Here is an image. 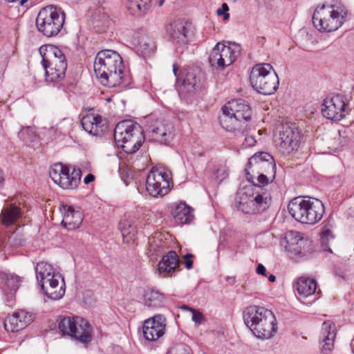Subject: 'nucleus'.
I'll list each match as a JSON object with an SVG mask.
<instances>
[{
	"label": "nucleus",
	"mask_w": 354,
	"mask_h": 354,
	"mask_svg": "<svg viewBox=\"0 0 354 354\" xmlns=\"http://www.w3.org/2000/svg\"><path fill=\"white\" fill-rule=\"evenodd\" d=\"M93 70L96 80L103 86L123 90L131 84L129 72L125 69L121 55L115 50L98 52L94 60Z\"/></svg>",
	"instance_id": "nucleus-1"
},
{
	"label": "nucleus",
	"mask_w": 354,
	"mask_h": 354,
	"mask_svg": "<svg viewBox=\"0 0 354 354\" xmlns=\"http://www.w3.org/2000/svg\"><path fill=\"white\" fill-rule=\"evenodd\" d=\"M272 181L270 178H245L236 192L235 207L245 214H257L264 211L270 201L265 187Z\"/></svg>",
	"instance_id": "nucleus-2"
},
{
	"label": "nucleus",
	"mask_w": 354,
	"mask_h": 354,
	"mask_svg": "<svg viewBox=\"0 0 354 354\" xmlns=\"http://www.w3.org/2000/svg\"><path fill=\"white\" fill-rule=\"evenodd\" d=\"M243 320L258 339H269L277 331V322L274 313L263 306L253 305L247 307L243 311Z\"/></svg>",
	"instance_id": "nucleus-3"
},
{
	"label": "nucleus",
	"mask_w": 354,
	"mask_h": 354,
	"mask_svg": "<svg viewBox=\"0 0 354 354\" xmlns=\"http://www.w3.org/2000/svg\"><path fill=\"white\" fill-rule=\"evenodd\" d=\"M289 214L302 224L313 225L319 222L325 213L322 201L310 196H297L288 205Z\"/></svg>",
	"instance_id": "nucleus-4"
},
{
	"label": "nucleus",
	"mask_w": 354,
	"mask_h": 354,
	"mask_svg": "<svg viewBox=\"0 0 354 354\" xmlns=\"http://www.w3.org/2000/svg\"><path fill=\"white\" fill-rule=\"evenodd\" d=\"M251 109L245 100H233L222 107V113L218 117L219 123L226 131L243 133L247 122L251 118Z\"/></svg>",
	"instance_id": "nucleus-5"
},
{
	"label": "nucleus",
	"mask_w": 354,
	"mask_h": 354,
	"mask_svg": "<svg viewBox=\"0 0 354 354\" xmlns=\"http://www.w3.org/2000/svg\"><path fill=\"white\" fill-rule=\"evenodd\" d=\"M348 15V10L342 4H323L314 10L313 23L319 32H330L338 30Z\"/></svg>",
	"instance_id": "nucleus-6"
},
{
	"label": "nucleus",
	"mask_w": 354,
	"mask_h": 354,
	"mask_svg": "<svg viewBox=\"0 0 354 354\" xmlns=\"http://www.w3.org/2000/svg\"><path fill=\"white\" fill-rule=\"evenodd\" d=\"M42 57L41 64L45 71L46 80L56 82L64 78L67 61L63 52L53 45H45L39 48Z\"/></svg>",
	"instance_id": "nucleus-7"
},
{
	"label": "nucleus",
	"mask_w": 354,
	"mask_h": 354,
	"mask_svg": "<svg viewBox=\"0 0 354 354\" xmlns=\"http://www.w3.org/2000/svg\"><path fill=\"white\" fill-rule=\"evenodd\" d=\"M36 277L41 290L50 299L57 300L65 293L64 278L54 268L44 261L39 262L35 268Z\"/></svg>",
	"instance_id": "nucleus-8"
},
{
	"label": "nucleus",
	"mask_w": 354,
	"mask_h": 354,
	"mask_svg": "<svg viewBox=\"0 0 354 354\" xmlns=\"http://www.w3.org/2000/svg\"><path fill=\"white\" fill-rule=\"evenodd\" d=\"M114 139L118 148L127 153H133L139 149L145 140V136L139 124L124 120L117 124Z\"/></svg>",
	"instance_id": "nucleus-9"
},
{
	"label": "nucleus",
	"mask_w": 354,
	"mask_h": 354,
	"mask_svg": "<svg viewBox=\"0 0 354 354\" xmlns=\"http://www.w3.org/2000/svg\"><path fill=\"white\" fill-rule=\"evenodd\" d=\"M250 80L252 88L263 95H271L278 88L279 78L270 64H258L252 69Z\"/></svg>",
	"instance_id": "nucleus-10"
},
{
	"label": "nucleus",
	"mask_w": 354,
	"mask_h": 354,
	"mask_svg": "<svg viewBox=\"0 0 354 354\" xmlns=\"http://www.w3.org/2000/svg\"><path fill=\"white\" fill-rule=\"evenodd\" d=\"M65 13L61 8L54 6L43 8L36 19V26L39 32L44 36H56L63 28Z\"/></svg>",
	"instance_id": "nucleus-11"
},
{
	"label": "nucleus",
	"mask_w": 354,
	"mask_h": 354,
	"mask_svg": "<svg viewBox=\"0 0 354 354\" xmlns=\"http://www.w3.org/2000/svg\"><path fill=\"white\" fill-rule=\"evenodd\" d=\"M241 47L235 43L218 42L209 55L210 65L218 70H223L232 64L240 55Z\"/></svg>",
	"instance_id": "nucleus-12"
},
{
	"label": "nucleus",
	"mask_w": 354,
	"mask_h": 354,
	"mask_svg": "<svg viewBox=\"0 0 354 354\" xmlns=\"http://www.w3.org/2000/svg\"><path fill=\"white\" fill-rule=\"evenodd\" d=\"M245 174L250 177H275L276 165L274 158L267 152H258L248 160Z\"/></svg>",
	"instance_id": "nucleus-13"
},
{
	"label": "nucleus",
	"mask_w": 354,
	"mask_h": 354,
	"mask_svg": "<svg viewBox=\"0 0 354 354\" xmlns=\"http://www.w3.org/2000/svg\"><path fill=\"white\" fill-rule=\"evenodd\" d=\"M60 331L78 342H88V322L80 316H68L62 318L58 324Z\"/></svg>",
	"instance_id": "nucleus-14"
},
{
	"label": "nucleus",
	"mask_w": 354,
	"mask_h": 354,
	"mask_svg": "<svg viewBox=\"0 0 354 354\" xmlns=\"http://www.w3.org/2000/svg\"><path fill=\"white\" fill-rule=\"evenodd\" d=\"M279 151L284 156L295 153L299 149L300 132L293 124H283L275 138Z\"/></svg>",
	"instance_id": "nucleus-15"
},
{
	"label": "nucleus",
	"mask_w": 354,
	"mask_h": 354,
	"mask_svg": "<svg viewBox=\"0 0 354 354\" xmlns=\"http://www.w3.org/2000/svg\"><path fill=\"white\" fill-rule=\"evenodd\" d=\"M321 111L324 118L339 121L347 113L346 104L339 95L328 97L322 102Z\"/></svg>",
	"instance_id": "nucleus-16"
},
{
	"label": "nucleus",
	"mask_w": 354,
	"mask_h": 354,
	"mask_svg": "<svg viewBox=\"0 0 354 354\" xmlns=\"http://www.w3.org/2000/svg\"><path fill=\"white\" fill-rule=\"evenodd\" d=\"M166 320L162 315H155L145 321L143 334L148 341H156L162 336L165 331Z\"/></svg>",
	"instance_id": "nucleus-17"
},
{
	"label": "nucleus",
	"mask_w": 354,
	"mask_h": 354,
	"mask_svg": "<svg viewBox=\"0 0 354 354\" xmlns=\"http://www.w3.org/2000/svg\"><path fill=\"white\" fill-rule=\"evenodd\" d=\"M286 250L296 257H306L313 252L312 241L299 232H295L290 241L288 242Z\"/></svg>",
	"instance_id": "nucleus-18"
},
{
	"label": "nucleus",
	"mask_w": 354,
	"mask_h": 354,
	"mask_svg": "<svg viewBox=\"0 0 354 354\" xmlns=\"http://www.w3.org/2000/svg\"><path fill=\"white\" fill-rule=\"evenodd\" d=\"M34 315L24 310L15 312L8 316L4 322V328L8 332L15 333L24 329L30 324Z\"/></svg>",
	"instance_id": "nucleus-19"
},
{
	"label": "nucleus",
	"mask_w": 354,
	"mask_h": 354,
	"mask_svg": "<svg viewBox=\"0 0 354 354\" xmlns=\"http://www.w3.org/2000/svg\"><path fill=\"white\" fill-rule=\"evenodd\" d=\"M188 23L185 19H176L166 26V32L172 41L180 46L187 44Z\"/></svg>",
	"instance_id": "nucleus-20"
},
{
	"label": "nucleus",
	"mask_w": 354,
	"mask_h": 354,
	"mask_svg": "<svg viewBox=\"0 0 354 354\" xmlns=\"http://www.w3.org/2000/svg\"><path fill=\"white\" fill-rule=\"evenodd\" d=\"M19 286V279L14 274L0 272V289L6 295L8 306H12L15 303V292Z\"/></svg>",
	"instance_id": "nucleus-21"
},
{
	"label": "nucleus",
	"mask_w": 354,
	"mask_h": 354,
	"mask_svg": "<svg viewBox=\"0 0 354 354\" xmlns=\"http://www.w3.org/2000/svg\"><path fill=\"white\" fill-rule=\"evenodd\" d=\"M336 337L335 325L331 321H326L322 324L319 346L323 354H330L334 348V342Z\"/></svg>",
	"instance_id": "nucleus-22"
},
{
	"label": "nucleus",
	"mask_w": 354,
	"mask_h": 354,
	"mask_svg": "<svg viewBox=\"0 0 354 354\" xmlns=\"http://www.w3.org/2000/svg\"><path fill=\"white\" fill-rule=\"evenodd\" d=\"M173 186L172 178H146V190L153 197L167 194Z\"/></svg>",
	"instance_id": "nucleus-23"
},
{
	"label": "nucleus",
	"mask_w": 354,
	"mask_h": 354,
	"mask_svg": "<svg viewBox=\"0 0 354 354\" xmlns=\"http://www.w3.org/2000/svg\"><path fill=\"white\" fill-rule=\"evenodd\" d=\"M62 225L68 230L78 228L83 221V215L80 210H75L71 206L62 205Z\"/></svg>",
	"instance_id": "nucleus-24"
},
{
	"label": "nucleus",
	"mask_w": 354,
	"mask_h": 354,
	"mask_svg": "<svg viewBox=\"0 0 354 354\" xmlns=\"http://www.w3.org/2000/svg\"><path fill=\"white\" fill-rule=\"evenodd\" d=\"M179 266V258L176 252L170 251L163 256L158 265V272L165 277L171 275Z\"/></svg>",
	"instance_id": "nucleus-25"
},
{
	"label": "nucleus",
	"mask_w": 354,
	"mask_h": 354,
	"mask_svg": "<svg viewBox=\"0 0 354 354\" xmlns=\"http://www.w3.org/2000/svg\"><path fill=\"white\" fill-rule=\"evenodd\" d=\"M132 43L138 53L143 57L151 55L156 50L154 41L144 32L136 33L132 38Z\"/></svg>",
	"instance_id": "nucleus-26"
},
{
	"label": "nucleus",
	"mask_w": 354,
	"mask_h": 354,
	"mask_svg": "<svg viewBox=\"0 0 354 354\" xmlns=\"http://www.w3.org/2000/svg\"><path fill=\"white\" fill-rule=\"evenodd\" d=\"M174 127L171 124L158 122L151 130L152 138L162 145H169L173 139Z\"/></svg>",
	"instance_id": "nucleus-27"
},
{
	"label": "nucleus",
	"mask_w": 354,
	"mask_h": 354,
	"mask_svg": "<svg viewBox=\"0 0 354 354\" xmlns=\"http://www.w3.org/2000/svg\"><path fill=\"white\" fill-rule=\"evenodd\" d=\"M172 215L180 224L190 223L193 218V209L184 202L174 203L171 205Z\"/></svg>",
	"instance_id": "nucleus-28"
},
{
	"label": "nucleus",
	"mask_w": 354,
	"mask_h": 354,
	"mask_svg": "<svg viewBox=\"0 0 354 354\" xmlns=\"http://www.w3.org/2000/svg\"><path fill=\"white\" fill-rule=\"evenodd\" d=\"M49 175L50 177L53 176L70 177L71 175V177H81L82 172L80 168L71 165H64L62 162H56L50 167Z\"/></svg>",
	"instance_id": "nucleus-29"
},
{
	"label": "nucleus",
	"mask_w": 354,
	"mask_h": 354,
	"mask_svg": "<svg viewBox=\"0 0 354 354\" xmlns=\"http://www.w3.org/2000/svg\"><path fill=\"white\" fill-rule=\"evenodd\" d=\"M21 216V211L20 207L15 203H11L3 208L0 218L3 225L9 226L15 223Z\"/></svg>",
	"instance_id": "nucleus-30"
},
{
	"label": "nucleus",
	"mask_w": 354,
	"mask_h": 354,
	"mask_svg": "<svg viewBox=\"0 0 354 354\" xmlns=\"http://www.w3.org/2000/svg\"><path fill=\"white\" fill-rule=\"evenodd\" d=\"M108 127L105 118L99 114L90 113V135L101 137Z\"/></svg>",
	"instance_id": "nucleus-31"
},
{
	"label": "nucleus",
	"mask_w": 354,
	"mask_h": 354,
	"mask_svg": "<svg viewBox=\"0 0 354 354\" xmlns=\"http://www.w3.org/2000/svg\"><path fill=\"white\" fill-rule=\"evenodd\" d=\"M296 288L299 295L307 297L315 292L317 282L313 279L301 277L297 279Z\"/></svg>",
	"instance_id": "nucleus-32"
},
{
	"label": "nucleus",
	"mask_w": 354,
	"mask_h": 354,
	"mask_svg": "<svg viewBox=\"0 0 354 354\" xmlns=\"http://www.w3.org/2000/svg\"><path fill=\"white\" fill-rule=\"evenodd\" d=\"M119 229L121 231L124 241L130 243L133 242L137 234V227L130 218H123L119 223Z\"/></svg>",
	"instance_id": "nucleus-33"
},
{
	"label": "nucleus",
	"mask_w": 354,
	"mask_h": 354,
	"mask_svg": "<svg viewBox=\"0 0 354 354\" xmlns=\"http://www.w3.org/2000/svg\"><path fill=\"white\" fill-rule=\"evenodd\" d=\"M165 299L164 295L160 292L153 290H146L143 295V302L145 306L157 308L162 306Z\"/></svg>",
	"instance_id": "nucleus-34"
},
{
	"label": "nucleus",
	"mask_w": 354,
	"mask_h": 354,
	"mask_svg": "<svg viewBox=\"0 0 354 354\" xmlns=\"http://www.w3.org/2000/svg\"><path fill=\"white\" fill-rule=\"evenodd\" d=\"M151 6V0H127V8L129 12L136 16L145 15Z\"/></svg>",
	"instance_id": "nucleus-35"
},
{
	"label": "nucleus",
	"mask_w": 354,
	"mask_h": 354,
	"mask_svg": "<svg viewBox=\"0 0 354 354\" xmlns=\"http://www.w3.org/2000/svg\"><path fill=\"white\" fill-rule=\"evenodd\" d=\"M171 176L172 173L168 167L158 164L151 169L147 177H171Z\"/></svg>",
	"instance_id": "nucleus-36"
},
{
	"label": "nucleus",
	"mask_w": 354,
	"mask_h": 354,
	"mask_svg": "<svg viewBox=\"0 0 354 354\" xmlns=\"http://www.w3.org/2000/svg\"><path fill=\"white\" fill-rule=\"evenodd\" d=\"M149 245L151 251L154 253L159 252L165 247V243L162 241V235L160 233L156 234L149 239Z\"/></svg>",
	"instance_id": "nucleus-37"
},
{
	"label": "nucleus",
	"mask_w": 354,
	"mask_h": 354,
	"mask_svg": "<svg viewBox=\"0 0 354 354\" xmlns=\"http://www.w3.org/2000/svg\"><path fill=\"white\" fill-rule=\"evenodd\" d=\"M59 180V186L62 189H74L80 183L81 178H51Z\"/></svg>",
	"instance_id": "nucleus-38"
},
{
	"label": "nucleus",
	"mask_w": 354,
	"mask_h": 354,
	"mask_svg": "<svg viewBox=\"0 0 354 354\" xmlns=\"http://www.w3.org/2000/svg\"><path fill=\"white\" fill-rule=\"evenodd\" d=\"M167 354H189V350L185 345L179 344L172 346Z\"/></svg>",
	"instance_id": "nucleus-39"
},
{
	"label": "nucleus",
	"mask_w": 354,
	"mask_h": 354,
	"mask_svg": "<svg viewBox=\"0 0 354 354\" xmlns=\"http://www.w3.org/2000/svg\"><path fill=\"white\" fill-rule=\"evenodd\" d=\"M321 236L322 242L323 243H327L334 239V234L333 231L330 228L326 227H324L321 234Z\"/></svg>",
	"instance_id": "nucleus-40"
},
{
	"label": "nucleus",
	"mask_w": 354,
	"mask_h": 354,
	"mask_svg": "<svg viewBox=\"0 0 354 354\" xmlns=\"http://www.w3.org/2000/svg\"><path fill=\"white\" fill-rule=\"evenodd\" d=\"M196 84V77L192 73H187L186 77L183 80V85L185 87L192 88Z\"/></svg>",
	"instance_id": "nucleus-41"
},
{
	"label": "nucleus",
	"mask_w": 354,
	"mask_h": 354,
	"mask_svg": "<svg viewBox=\"0 0 354 354\" xmlns=\"http://www.w3.org/2000/svg\"><path fill=\"white\" fill-rule=\"evenodd\" d=\"M229 7L226 3H223L221 8H219L216 12L218 16H223L224 20H227L230 17L228 13Z\"/></svg>",
	"instance_id": "nucleus-42"
},
{
	"label": "nucleus",
	"mask_w": 354,
	"mask_h": 354,
	"mask_svg": "<svg viewBox=\"0 0 354 354\" xmlns=\"http://www.w3.org/2000/svg\"><path fill=\"white\" fill-rule=\"evenodd\" d=\"M190 311L192 313V319L196 325L198 326L201 324L203 317L201 313L198 310L190 308Z\"/></svg>",
	"instance_id": "nucleus-43"
},
{
	"label": "nucleus",
	"mask_w": 354,
	"mask_h": 354,
	"mask_svg": "<svg viewBox=\"0 0 354 354\" xmlns=\"http://www.w3.org/2000/svg\"><path fill=\"white\" fill-rule=\"evenodd\" d=\"M88 111H86V109H85L84 111H83V115L81 118V120H80V125L81 127H82V129L86 131V132H88V127H87V123L88 122Z\"/></svg>",
	"instance_id": "nucleus-44"
},
{
	"label": "nucleus",
	"mask_w": 354,
	"mask_h": 354,
	"mask_svg": "<svg viewBox=\"0 0 354 354\" xmlns=\"http://www.w3.org/2000/svg\"><path fill=\"white\" fill-rule=\"evenodd\" d=\"M121 177H129L131 175V170L124 164L120 165Z\"/></svg>",
	"instance_id": "nucleus-45"
},
{
	"label": "nucleus",
	"mask_w": 354,
	"mask_h": 354,
	"mask_svg": "<svg viewBox=\"0 0 354 354\" xmlns=\"http://www.w3.org/2000/svg\"><path fill=\"white\" fill-rule=\"evenodd\" d=\"M256 143V140L252 136H247L245 138L244 145L245 147H253Z\"/></svg>",
	"instance_id": "nucleus-46"
},
{
	"label": "nucleus",
	"mask_w": 354,
	"mask_h": 354,
	"mask_svg": "<svg viewBox=\"0 0 354 354\" xmlns=\"http://www.w3.org/2000/svg\"><path fill=\"white\" fill-rule=\"evenodd\" d=\"M228 175H229L228 170L226 169V167L225 166H221L216 171L217 177L226 176Z\"/></svg>",
	"instance_id": "nucleus-47"
},
{
	"label": "nucleus",
	"mask_w": 354,
	"mask_h": 354,
	"mask_svg": "<svg viewBox=\"0 0 354 354\" xmlns=\"http://www.w3.org/2000/svg\"><path fill=\"white\" fill-rule=\"evenodd\" d=\"M26 133L29 136L30 140H32L33 137H35V133L32 129L28 127L23 129L21 131V136H24Z\"/></svg>",
	"instance_id": "nucleus-48"
},
{
	"label": "nucleus",
	"mask_w": 354,
	"mask_h": 354,
	"mask_svg": "<svg viewBox=\"0 0 354 354\" xmlns=\"http://www.w3.org/2000/svg\"><path fill=\"white\" fill-rule=\"evenodd\" d=\"M17 236L18 234L15 233L9 238L10 242L15 246L19 245L21 243V239L17 241L16 240Z\"/></svg>",
	"instance_id": "nucleus-49"
},
{
	"label": "nucleus",
	"mask_w": 354,
	"mask_h": 354,
	"mask_svg": "<svg viewBox=\"0 0 354 354\" xmlns=\"http://www.w3.org/2000/svg\"><path fill=\"white\" fill-rule=\"evenodd\" d=\"M191 257V254H186L184 256L185 266L188 270L192 268V261L189 259Z\"/></svg>",
	"instance_id": "nucleus-50"
},
{
	"label": "nucleus",
	"mask_w": 354,
	"mask_h": 354,
	"mask_svg": "<svg viewBox=\"0 0 354 354\" xmlns=\"http://www.w3.org/2000/svg\"><path fill=\"white\" fill-rule=\"evenodd\" d=\"M257 273L258 274L263 275L264 277L266 276V267L262 264H259L257 268Z\"/></svg>",
	"instance_id": "nucleus-51"
},
{
	"label": "nucleus",
	"mask_w": 354,
	"mask_h": 354,
	"mask_svg": "<svg viewBox=\"0 0 354 354\" xmlns=\"http://www.w3.org/2000/svg\"><path fill=\"white\" fill-rule=\"evenodd\" d=\"M9 2H19L21 5H24L28 0H7Z\"/></svg>",
	"instance_id": "nucleus-52"
},
{
	"label": "nucleus",
	"mask_w": 354,
	"mask_h": 354,
	"mask_svg": "<svg viewBox=\"0 0 354 354\" xmlns=\"http://www.w3.org/2000/svg\"><path fill=\"white\" fill-rule=\"evenodd\" d=\"M268 279H269V281H270V282H274V281H275V280H276V277H275V276H274V275H273V274H270V275L269 276V277H268Z\"/></svg>",
	"instance_id": "nucleus-53"
},
{
	"label": "nucleus",
	"mask_w": 354,
	"mask_h": 354,
	"mask_svg": "<svg viewBox=\"0 0 354 354\" xmlns=\"http://www.w3.org/2000/svg\"><path fill=\"white\" fill-rule=\"evenodd\" d=\"M177 70H178V67H177L176 64H174L173 65V72L175 75H176Z\"/></svg>",
	"instance_id": "nucleus-54"
},
{
	"label": "nucleus",
	"mask_w": 354,
	"mask_h": 354,
	"mask_svg": "<svg viewBox=\"0 0 354 354\" xmlns=\"http://www.w3.org/2000/svg\"><path fill=\"white\" fill-rule=\"evenodd\" d=\"M351 347L353 352L354 353V338L352 339V341L351 342Z\"/></svg>",
	"instance_id": "nucleus-55"
},
{
	"label": "nucleus",
	"mask_w": 354,
	"mask_h": 354,
	"mask_svg": "<svg viewBox=\"0 0 354 354\" xmlns=\"http://www.w3.org/2000/svg\"><path fill=\"white\" fill-rule=\"evenodd\" d=\"M84 183L86 185H88V183H89L88 178H84Z\"/></svg>",
	"instance_id": "nucleus-56"
},
{
	"label": "nucleus",
	"mask_w": 354,
	"mask_h": 354,
	"mask_svg": "<svg viewBox=\"0 0 354 354\" xmlns=\"http://www.w3.org/2000/svg\"><path fill=\"white\" fill-rule=\"evenodd\" d=\"M4 178H0V188L2 187Z\"/></svg>",
	"instance_id": "nucleus-57"
},
{
	"label": "nucleus",
	"mask_w": 354,
	"mask_h": 354,
	"mask_svg": "<svg viewBox=\"0 0 354 354\" xmlns=\"http://www.w3.org/2000/svg\"><path fill=\"white\" fill-rule=\"evenodd\" d=\"M53 180V182L55 184H56V185H59V180Z\"/></svg>",
	"instance_id": "nucleus-58"
},
{
	"label": "nucleus",
	"mask_w": 354,
	"mask_h": 354,
	"mask_svg": "<svg viewBox=\"0 0 354 354\" xmlns=\"http://www.w3.org/2000/svg\"><path fill=\"white\" fill-rule=\"evenodd\" d=\"M95 178H90V183L94 180Z\"/></svg>",
	"instance_id": "nucleus-59"
},
{
	"label": "nucleus",
	"mask_w": 354,
	"mask_h": 354,
	"mask_svg": "<svg viewBox=\"0 0 354 354\" xmlns=\"http://www.w3.org/2000/svg\"><path fill=\"white\" fill-rule=\"evenodd\" d=\"M90 177H94V176L90 174Z\"/></svg>",
	"instance_id": "nucleus-60"
},
{
	"label": "nucleus",
	"mask_w": 354,
	"mask_h": 354,
	"mask_svg": "<svg viewBox=\"0 0 354 354\" xmlns=\"http://www.w3.org/2000/svg\"><path fill=\"white\" fill-rule=\"evenodd\" d=\"M2 173V170L0 169V175Z\"/></svg>",
	"instance_id": "nucleus-61"
}]
</instances>
